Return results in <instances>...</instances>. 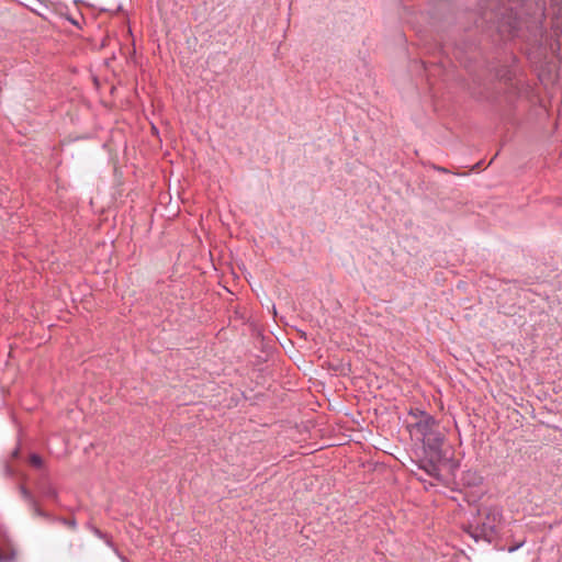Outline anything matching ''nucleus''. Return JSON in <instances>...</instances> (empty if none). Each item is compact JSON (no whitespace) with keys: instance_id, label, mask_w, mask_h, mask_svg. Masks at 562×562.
<instances>
[{"instance_id":"f257e3e1","label":"nucleus","mask_w":562,"mask_h":562,"mask_svg":"<svg viewBox=\"0 0 562 562\" xmlns=\"http://www.w3.org/2000/svg\"><path fill=\"white\" fill-rule=\"evenodd\" d=\"M414 420L407 424V429L413 439L423 443L426 458L420 460L418 469L436 480H440L439 462L442 459L441 446L443 435L437 420L424 411L411 412Z\"/></svg>"},{"instance_id":"f03ea898","label":"nucleus","mask_w":562,"mask_h":562,"mask_svg":"<svg viewBox=\"0 0 562 562\" xmlns=\"http://www.w3.org/2000/svg\"><path fill=\"white\" fill-rule=\"evenodd\" d=\"M502 519V510L498 507L493 506L485 508L479 521L475 525H470L467 532L475 541L485 540L492 542L497 537Z\"/></svg>"},{"instance_id":"7ed1b4c3","label":"nucleus","mask_w":562,"mask_h":562,"mask_svg":"<svg viewBox=\"0 0 562 562\" xmlns=\"http://www.w3.org/2000/svg\"><path fill=\"white\" fill-rule=\"evenodd\" d=\"M89 529L91 530V532L98 537L99 539H102L104 540L105 544L113 549L114 552L116 553V555L121 559L122 562H130L126 558H124L123 555H121V553L119 552V550L114 547V543L112 542L111 538L102 532L100 529H98L97 527H93V526H90Z\"/></svg>"},{"instance_id":"20e7f679","label":"nucleus","mask_w":562,"mask_h":562,"mask_svg":"<svg viewBox=\"0 0 562 562\" xmlns=\"http://www.w3.org/2000/svg\"><path fill=\"white\" fill-rule=\"evenodd\" d=\"M22 493H23V496L30 502V505L32 507L34 516L50 519V516L46 512H44L43 509L40 508L37 503L34 501V498L31 496V494L26 490H23Z\"/></svg>"},{"instance_id":"39448f33","label":"nucleus","mask_w":562,"mask_h":562,"mask_svg":"<svg viewBox=\"0 0 562 562\" xmlns=\"http://www.w3.org/2000/svg\"><path fill=\"white\" fill-rule=\"evenodd\" d=\"M42 494L46 497V498H49V499H57V491L56 488L50 485V484H47L46 486L43 487L42 490Z\"/></svg>"},{"instance_id":"423d86ee","label":"nucleus","mask_w":562,"mask_h":562,"mask_svg":"<svg viewBox=\"0 0 562 562\" xmlns=\"http://www.w3.org/2000/svg\"><path fill=\"white\" fill-rule=\"evenodd\" d=\"M30 464L36 469H42L44 467V461L42 459V457L37 453H32L30 456Z\"/></svg>"},{"instance_id":"0eeeda50","label":"nucleus","mask_w":562,"mask_h":562,"mask_svg":"<svg viewBox=\"0 0 562 562\" xmlns=\"http://www.w3.org/2000/svg\"><path fill=\"white\" fill-rule=\"evenodd\" d=\"M334 371L338 374H347L350 371L349 363H340L339 366L334 368Z\"/></svg>"},{"instance_id":"6e6552de","label":"nucleus","mask_w":562,"mask_h":562,"mask_svg":"<svg viewBox=\"0 0 562 562\" xmlns=\"http://www.w3.org/2000/svg\"><path fill=\"white\" fill-rule=\"evenodd\" d=\"M464 480H467V482L469 484L473 483V484H476L479 482H481V476L476 475V473H468L467 476L464 477Z\"/></svg>"},{"instance_id":"1a4fd4ad","label":"nucleus","mask_w":562,"mask_h":562,"mask_svg":"<svg viewBox=\"0 0 562 562\" xmlns=\"http://www.w3.org/2000/svg\"><path fill=\"white\" fill-rule=\"evenodd\" d=\"M61 524H64L66 527L68 528H71V529H76L77 527V522L76 520L74 519H66V518H60L58 519Z\"/></svg>"},{"instance_id":"9d476101","label":"nucleus","mask_w":562,"mask_h":562,"mask_svg":"<svg viewBox=\"0 0 562 562\" xmlns=\"http://www.w3.org/2000/svg\"><path fill=\"white\" fill-rule=\"evenodd\" d=\"M524 544H525V541L522 540V541L516 543L515 546L508 547L507 551L509 553H513V552L517 551L519 548H521Z\"/></svg>"},{"instance_id":"9b49d317","label":"nucleus","mask_w":562,"mask_h":562,"mask_svg":"<svg viewBox=\"0 0 562 562\" xmlns=\"http://www.w3.org/2000/svg\"><path fill=\"white\" fill-rule=\"evenodd\" d=\"M9 561H10V558L8 555L0 553V562H9Z\"/></svg>"}]
</instances>
